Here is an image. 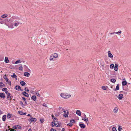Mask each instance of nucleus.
<instances>
[{
    "label": "nucleus",
    "mask_w": 131,
    "mask_h": 131,
    "mask_svg": "<svg viewBox=\"0 0 131 131\" xmlns=\"http://www.w3.org/2000/svg\"><path fill=\"white\" fill-rule=\"evenodd\" d=\"M21 62V61L20 60H18L16 61L15 62V64H17L19 63H20Z\"/></svg>",
    "instance_id": "obj_35"
},
{
    "label": "nucleus",
    "mask_w": 131,
    "mask_h": 131,
    "mask_svg": "<svg viewBox=\"0 0 131 131\" xmlns=\"http://www.w3.org/2000/svg\"><path fill=\"white\" fill-rule=\"evenodd\" d=\"M2 91H5V93L6 94H7L8 93V91H7V89L6 88H3L2 89Z\"/></svg>",
    "instance_id": "obj_22"
},
{
    "label": "nucleus",
    "mask_w": 131,
    "mask_h": 131,
    "mask_svg": "<svg viewBox=\"0 0 131 131\" xmlns=\"http://www.w3.org/2000/svg\"><path fill=\"white\" fill-rule=\"evenodd\" d=\"M17 126H14L13 127V128L15 129H17Z\"/></svg>",
    "instance_id": "obj_54"
},
{
    "label": "nucleus",
    "mask_w": 131,
    "mask_h": 131,
    "mask_svg": "<svg viewBox=\"0 0 131 131\" xmlns=\"http://www.w3.org/2000/svg\"><path fill=\"white\" fill-rule=\"evenodd\" d=\"M17 129H20L21 128V127L19 125H17Z\"/></svg>",
    "instance_id": "obj_43"
},
{
    "label": "nucleus",
    "mask_w": 131,
    "mask_h": 131,
    "mask_svg": "<svg viewBox=\"0 0 131 131\" xmlns=\"http://www.w3.org/2000/svg\"><path fill=\"white\" fill-rule=\"evenodd\" d=\"M31 98L34 101H36V97L35 95L31 97Z\"/></svg>",
    "instance_id": "obj_21"
},
{
    "label": "nucleus",
    "mask_w": 131,
    "mask_h": 131,
    "mask_svg": "<svg viewBox=\"0 0 131 131\" xmlns=\"http://www.w3.org/2000/svg\"><path fill=\"white\" fill-rule=\"evenodd\" d=\"M20 104H21V105H24V106H25V105H26L25 104H23V103L22 102V101H20Z\"/></svg>",
    "instance_id": "obj_50"
},
{
    "label": "nucleus",
    "mask_w": 131,
    "mask_h": 131,
    "mask_svg": "<svg viewBox=\"0 0 131 131\" xmlns=\"http://www.w3.org/2000/svg\"><path fill=\"white\" fill-rule=\"evenodd\" d=\"M7 98H9V96H10V93H7Z\"/></svg>",
    "instance_id": "obj_39"
},
{
    "label": "nucleus",
    "mask_w": 131,
    "mask_h": 131,
    "mask_svg": "<svg viewBox=\"0 0 131 131\" xmlns=\"http://www.w3.org/2000/svg\"><path fill=\"white\" fill-rule=\"evenodd\" d=\"M26 97H28L29 96L28 94L26 92H23L22 93Z\"/></svg>",
    "instance_id": "obj_12"
},
{
    "label": "nucleus",
    "mask_w": 131,
    "mask_h": 131,
    "mask_svg": "<svg viewBox=\"0 0 131 131\" xmlns=\"http://www.w3.org/2000/svg\"><path fill=\"white\" fill-rule=\"evenodd\" d=\"M6 115H5L3 116L2 117V120L3 121H5L6 120Z\"/></svg>",
    "instance_id": "obj_29"
},
{
    "label": "nucleus",
    "mask_w": 131,
    "mask_h": 131,
    "mask_svg": "<svg viewBox=\"0 0 131 131\" xmlns=\"http://www.w3.org/2000/svg\"><path fill=\"white\" fill-rule=\"evenodd\" d=\"M74 122V119L71 120L70 121V123L67 124V125H68L69 126H71L72 125V123Z\"/></svg>",
    "instance_id": "obj_10"
},
{
    "label": "nucleus",
    "mask_w": 131,
    "mask_h": 131,
    "mask_svg": "<svg viewBox=\"0 0 131 131\" xmlns=\"http://www.w3.org/2000/svg\"><path fill=\"white\" fill-rule=\"evenodd\" d=\"M36 94L38 96H40V95L39 94V93L37 92V93H36Z\"/></svg>",
    "instance_id": "obj_53"
},
{
    "label": "nucleus",
    "mask_w": 131,
    "mask_h": 131,
    "mask_svg": "<svg viewBox=\"0 0 131 131\" xmlns=\"http://www.w3.org/2000/svg\"><path fill=\"white\" fill-rule=\"evenodd\" d=\"M11 114H10L8 113L7 115V118L8 119L10 118L11 117Z\"/></svg>",
    "instance_id": "obj_32"
},
{
    "label": "nucleus",
    "mask_w": 131,
    "mask_h": 131,
    "mask_svg": "<svg viewBox=\"0 0 131 131\" xmlns=\"http://www.w3.org/2000/svg\"><path fill=\"white\" fill-rule=\"evenodd\" d=\"M12 97H13V96H12L10 95L9 98L11 99V98H12Z\"/></svg>",
    "instance_id": "obj_60"
},
{
    "label": "nucleus",
    "mask_w": 131,
    "mask_h": 131,
    "mask_svg": "<svg viewBox=\"0 0 131 131\" xmlns=\"http://www.w3.org/2000/svg\"><path fill=\"white\" fill-rule=\"evenodd\" d=\"M0 97L4 99L5 97L4 94L2 93H0Z\"/></svg>",
    "instance_id": "obj_11"
},
{
    "label": "nucleus",
    "mask_w": 131,
    "mask_h": 131,
    "mask_svg": "<svg viewBox=\"0 0 131 131\" xmlns=\"http://www.w3.org/2000/svg\"><path fill=\"white\" fill-rule=\"evenodd\" d=\"M76 113L79 116H81V112L80 110H77L76 111Z\"/></svg>",
    "instance_id": "obj_17"
},
{
    "label": "nucleus",
    "mask_w": 131,
    "mask_h": 131,
    "mask_svg": "<svg viewBox=\"0 0 131 131\" xmlns=\"http://www.w3.org/2000/svg\"><path fill=\"white\" fill-rule=\"evenodd\" d=\"M43 106H45V107H47V104H45V103L43 104Z\"/></svg>",
    "instance_id": "obj_48"
},
{
    "label": "nucleus",
    "mask_w": 131,
    "mask_h": 131,
    "mask_svg": "<svg viewBox=\"0 0 131 131\" xmlns=\"http://www.w3.org/2000/svg\"><path fill=\"white\" fill-rule=\"evenodd\" d=\"M4 86V85L2 82H1L0 83V87H1V88L2 86Z\"/></svg>",
    "instance_id": "obj_36"
},
{
    "label": "nucleus",
    "mask_w": 131,
    "mask_h": 131,
    "mask_svg": "<svg viewBox=\"0 0 131 131\" xmlns=\"http://www.w3.org/2000/svg\"><path fill=\"white\" fill-rule=\"evenodd\" d=\"M119 89V84H117V86L116 87V88L114 90V91H116L117 90H118Z\"/></svg>",
    "instance_id": "obj_26"
},
{
    "label": "nucleus",
    "mask_w": 131,
    "mask_h": 131,
    "mask_svg": "<svg viewBox=\"0 0 131 131\" xmlns=\"http://www.w3.org/2000/svg\"><path fill=\"white\" fill-rule=\"evenodd\" d=\"M118 108L117 107H115L113 109V112L115 113H117L118 112Z\"/></svg>",
    "instance_id": "obj_16"
},
{
    "label": "nucleus",
    "mask_w": 131,
    "mask_h": 131,
    "mask_svg": "<svg viewBox=\"0 0 131 131\" xmlns=\"http://www.w3.org/2000/svg\"><path fill=\"white\" fill-rule=\"evenodd\" d=\"M123 97V94H120L119 95L118 98L119 100H121Z\"/></svg>",
    "instance_id": "obj_15"
},
{
    "label": "nucleus",
    "mask_w": 131,
    "mask_h": 131,
    "mask_svg": "<svg viewBox=\"0 0 131 131\" xmlns=\"http://www.w3.org/2000/svg\"><path fill=\"white\" fill-rule=\"evenodd\" d=\"M11 76L12 77L14 78H15V79L16 80H17V76L15 73H13V75H12Z\"/></svg>",
    "instance_id": "obj_24"
},
{
    "label": "nucleus",
    "mask_w": 131,
    "mask_h": 131,
    "mask_svg": "<svg viewBox=\"0 0 131 131\" xmlns=\"http://www.w3.org/2000/svg\"><path fill=\"white\" fill-rule=\"evenodd\" d=\"M8 15L7 14H3L2 15L1 17L3 18H5L7 17Z\"/></svg>",
    "instance_id": "obj_31"
},
{
    "label": "nucleus",
    "mask_w": 131,
    "mask_h": 131,
    "mask_svg": "<svg viewBox=\"0 0 131 131\" xmlns=\"http://www.w3.org/2000/svg\"><path fill=\"white\" fill-rule=\"evenodd\" d=\"M113 131H117L115 127H113L112 128Z\"/></svg>",
    "instance_id": "obj_41"
},
{
    "label": "nucleus",
    "mask_w": 131,
    "mask_h": 131,
    "mask_svg": "<svg viewBox=\"0 0 131 131\" xmlns=\"http://www.w3.org/2000/svg\"><path fill=\"white\" fill-rule=\"evenodd\" d=\"M115 32H113V33H110V35H112V34H115Z\"/></svg>",
    "instance_id": "obj_59"
},
{
    "label": "nucleus",
    "mask_w": 131,
    "mask_h": 131,
    "mask_svg": "<svg viewBox=\"0 0 131 131\" xmlns=\"http://www.w3.org/2000/svg\"><path fill=\"white\" fill-rule=\"evenodd\" d=\"M127 84V83L126 81H123L122 82V84L123 86H125Z\"/></svg>",
    "instance_id": "obj_23"
},
{
    "label": "nucleus",
    "mask_w": 131,
    "mask_h": 131,
    "mask_svg": "<svg viewBox=\"0 0 131 131\" xmlns=\"http://www.w3.org/2000/svg\"><path fill=\"white\" fill-rule=\"evenodd\" d=\"M40 121L42 123H43L44 121V119H40Z\"/></svg>",
    "instance_id": "obj_46"
},
{
    "label": "nucleus",
    "mask_w": 131,
    "mask_h": 131,
    "mask_svg": "<svg viewBox=\"0 0 131 131\" xmlns=\"http://www.w3.org/2000/svg\"><path fill=\"white\" fill-rule=\"evenodd\" d=\"M60 96L64 99H67L71 96V95L67 93L61 94Z\"/></svg>",
    "instance_id": "obj_3"
},
{
    "label": "nucleus",
    "mask_w": 131,
    "mask_h": 131,
    "mask_svg": "<svg viewBox=\"0 0 131 131\" xmlns=\"http://www.w3.org/2000/svg\"><path fill=\"white\" fill-rule=\"evenodd\" d=\"M11 18L13 19V20H20V18L18 16L16 15L12 16Z\"/></svg>",
    "instance_id": "obj_4"
},
{
    "label": "nucleus",
    "mask_w": 131,
    "mask_h": 131,
    "mask_svg": "<svg viewBox=\"0 0 131 131\" xmlns=\"http://www.w3.org/2000/svg\"><path fill=\"white\" fill-rule=\"evenodd\" d=\"M2 19L1 17H0V23L1 24H3L4 23V21H2Z\"/></svg>",
    "instance_id": "obj_38"
},
{
    "label": "nucleus",
    "mask_w": 131,
    "mask_h": 131,
    "mask_svg": "<svg viewBox=\"0 0 131 131\" xmlns=\"http://www.w3.org/2000/svg\"><path fill=\"white\" fill-rule=\"evenodd\" d=\"M58 55L56 53L51 54L49 60L51 61H54L58 57Z\"/></svg>",
    "instance_id": "obj_2"
},
{
    "label": "nucleus",
    "mask_w": 131,
    "mask_h": 131,
    "mask_svg": "<svg viewBox=\"0 0 131 131\" xmlns=\"http://www.w3.org/2000/svg\"><path fill=\"white\" fill-rule=\"evenodd\" d=\"M108 57L113 59V57L112 54L111 53V51H108Z\"/></svg>",
    "instance_id": "obj_6"
},
{
    "label": "nucleus",
    "mask_w": 131,
    "mask_h": 131,
    "mask_svg": "<svg viewBox=\"0 0 131 131\" xmlns=\"http://www.w3.org/2000/svg\"><path fill=\"white\" fill-rule=\"evenodd\" d=\"M84 117L85 118H87L85 114H84Z\"/></svg>",
    "instance_id": "obj_61"
},
{
    "label": "nucleus",
    "mask_w": 131,
    "mask_h": 131,
    "mask_svg": "<svg viewBox=\"0 0 131 131\" xmlns=\"http://www.w3.org/2000/svg\"><path fill=\"white\" fill-rule=\"evenodd\" d=\"M59 108L60 109H62V110H64L62 108V107H59Z\"/></svg>",
    "instance_id": "obj_57"
},
{
    "label": "nucleus",
    "mask_w": 131,
    "mask_h": 131,
    "mask_svg": "<svg viewBox=\"0 0 131 131\" xmlns=\"http://www.w3.org/2000/svg\"><path fill=\"white\" fill-rule=\"evenodd\" d=\"M18 113L21 115H25L26 114V113H23L21 111H18Z\"/></svg>",
    "instance_id": "obj_28"
},
{
    "label": "nucleus",
    "mask_w": 131,
    "mask_h": 131,
    "mask_svg": "<svg viewBox=\"0 0 131 131\" xmlns=\"http://www.w3.org/2000/svg\"><path fill=\"white\" fill-rule=\"evenodd\" d=\"M65 130V129L64 128H62L61 131H64Z\"/></svg>",
    "instance_id": "obj_58"
},
{
    "label": "nucleus",
    "mask_w": 131,
    "mask_h": 131,
    "mask_svg": "<svg viewBox=\"0 0 131 131\" xmlns=\"http://www.w3.org/2000/svg\"><path fill=\"white\" fill-rule=\"evenodd\" d=\"M24 90L28 92L29 91V90L27 88H25Z\"/></svg>",
    "instance_id": "obj_45"
},
{
    "label": "nucleus",
    "mask_w": 131,
    "mask_h": 131,
    "mask_svg": "<svg viewBox=\"0 0 131 131\" xmlns=\"http://www.w3.org/2000/svg\"><path fill=\"white\" fill-rule=\"evenodd\" d=\"M9 28H13V26L15 27H17L19 25L21 24V23L19 21H18L15 20L14 22L13 23V25L12 24L11 25H10L9 24L7 23L6 21L4 23Z\"/></svg>",
    "instance_id": "obj_1"
},
{
    "label": "nucleus",
    "mask_w": 131,
    "mask_h": 131,
    "mask_svg": "<svg viewBox=\"0 0 131 131\" xmlns=\"http://www.w3.org/2000/svg\"><path fill=\"white\" fill-rule=\"evenodd\" d=\"M9 61L8 60V58L6 57L5 58V62L6 63H7L9 62Z\"/></svg>",
    "instance_id": "obj_18"
},
{
    "label": "nucleus",
    "mask_w": 131,
    "mask_h": 131,
    "mask_svg": "<svg viewBox=\"0 0 131 131\" xmlns=\"http://www.w3.org/2000/svg\"><path fill=\"white\" fill-rule=\"evenodd\" d=\"M22 99L25 101V104H26L27 103V102L26 101V99L24 97H22Z\"/></svg>",
    "instance_id": "obj_37"
},
{
    "label": "nucleus",
    "mask_w": 131,
    "mask_h": 131,
    "mask_svg": "<svg viewBox=\"0 0 131 131\" xmlns=\"http://www.w3.org/2000/svg\"><path fill=\"white\" fill-rule=\"evenodd\" d=\"M20 65L22 66V64H20ZM19 70H21V71H22L23 70V67H22L21 66L19 68Z\"/></svg>",
    "instance_id": "obj_42"
},
{
    "label": "nucleus",
    "mask_w": 131,
    "mask_h": 131,
    "mask_svg": "<svg viewBox=\"0 0 131 131\" xmlns=\"http://www.w3.org/2000/svg\"><path fill=\"white\" fill-rule=\"evenodd\" d=\"M56 127H58L60 125V124L59 123H58V124H57L56 123V125H55Z\"/></svg>",
    "instance_id": "obj_52"
},
{
    "label": "nucleus",
    "mask_w": 131,
    "mask_h": 131,
    "mask_svg": "<svg viewBox=\"0 0 131 131\" xmlns=\"http://www.w3.org/2000/svg\"><path fill=\"white\" fill-rule=\"evenodd\" d=\"M24 66H25V68H27V66H26L25 65Z\"/></svg>",
    "instance_id": "obj_62"
},
{
    "label": "nucleus",
    "mask_w": 131,
    "mask_h": 131,
    "mask_svg": "<svg viewBox=\"0 0 131 131\" xmlns=\"http://www.w3.org/2000/svg\"><path fill=\"white\" fill-rule=\"evenodd\" d=\"M122 32L121 31H118V32H115V33L116 34H118V33H119V34H121Z\"/></svg>",
    "instance_id": "obj_49"
},
{
    "label": "nucleus",
    "mask_w": 131,
    "mask_h": 131,
    "mask_svg": "<svg viewBox=\"0 0 131 131\" xmlns=\"http://www.w3.org/2000/svg\"><path fill=\"white\" fill-rule=\"evenodd\" d=\"M28 131H31V130L30 129H29Z\"/></svg>",
    "instance_id": "obj_63"
},
{
    "label": "nucleus",
    "mask_w": 131,
    "mask_h": 131,
    "mask_svg": "<svg viewBox=\"0 0 131 131\" xmlns=\"http://www.w3.org/2000/svg\"><path fill=\"white\" fill-rule=\"evenodd\" d=\"M52 125V127H53V126H54L55 125H56V123H55L54 122H52L51 124Z\"/></svg>",
    "instance_id": "obj_40"
},
{
    "label": "nucleus",
    "mask_w": 131,
    "mask_h": 131,
    "mask_svg": "<svg viewBox=\"0 0 131 131\" xmlns=\"http://www.w3.org/2000/svg\"><path fill=\"white\" fill-rule=\"evenodd\" d=\"M122 127L121 126L119 125L118 126V130L119 131H121L122 130Z\"/></svg>",
    "instance_id": "obj_34"
},
{
    "label": "nucleus",
    "mask_w": 131,
    "mask_h": 131,
    "mask_svg": "<svg viewBox=\"0 0 131 131\" xmlns=\"http://www.w3.org/2000/svg\"><path fill=\"white\" fill-rule=\"evenodd\" d=\"M116 80H115L114 79H112L111 80V82H112V83H115L116 82Z\"/></svg>",
    "instance_id": "obj_30"
},
{
    "label": "nucleus",
    "mask_w": 131,
    "mask_h": 131,
    "mask_svg": "<svg viewBox=\"0 0 131 131\" xmlns=\"http://www.w3.org/2000/svg\"><path fill=\"white\" fill-rule=\"evenodd\" d=\"M9 130H10V131H14V129H13L11 128H9Z\"/></svg>",
    "instance_id": "obj_56"
},
{
    "label": "nucleus",
    "mask_w": 131,
    "mask_h": 131,
    "mask_svg": "<svg viewBox=\"0 0 131 131\" xmlns=\"http://www.w3.org/2000/svg\"><path fill=\"white\" fill-rule=\"evenodd\" d=\"M79 125L81 128H84L85 127V126L84 124H81V123H79Z\"/></svg>",
    "instance_id": "obj_8"
},
{
    "label": "nucleus",
    "mask_w": 131,
    "mask_h": 131,
    "mask_svg": "<svg viewBox=\"0 0 131 131\" xmlns=\"http://www.w3.org/2000/svg\"><path fill=\"white\" fill-rule=\"evenodd\" d=\"M16 89L17 90H21V88L20 86L18 85H16L15 86Z\"/></svg>",
    "instance_id": "obj_19"
},
{
    "label": "nucleus",
    "mask_w": 131,
    "mask_h": 131,
    "mask_svg": "<svg viewBox=\"0 0 131 131\" xmlns=\"http://www.w3.org/2000/svg\"><path fill=\"white\" fill-rule=\"evenodd\" d=\"M51 116L52 117V118L54 121L55 122L56 121H57L58 119L56 117H54L53 115H52Z\"/></svg>",
    "instance_id": "obj_14"
},
{
    "label": "nucleus",
    "mask_w": 131,
    "mask_h": 131,
    "mask_svg": "<svg viewBox=\"0 0 131 131\" xmlns=\"http://www.w3.org/2000/svg\"><path fill=\"white\" fill-rule=\"evenodd\" d=\"M118 64H115V65L114 67H118Z\"/></svg>",
    "instance_id": "obj_55"
},
{
    "label": "nucleus",
    "mask_w": 131,
    "mask_h": 131,
    "mask_svg": "<svg viewBox=\"0 0 131 131\" xmlns=\"http://www.w3.org/2000/svg\"><path fill=\"white\" fill-rule=\"evenodd\" d=\"M51 131H57V130L53 128H51L50 130Z\"/></svg>",
    "instance_id": "obj_51"
},
{
    "label": "nucleus",
    "mask_w": 131,
    "mask_h": 131,
    "mask_svg": "<svg viewBox=\"0 0 131 131\" xmlns=\"http://www.w3.org/2000/svg\"><path fill=\"white\" fill-rule=\"evenodd\" d=\"M20 83L22 86H24L26 84V83L24 81H23L20 82Z\"/></svg>",
    "instance_id": "obj_27"
},
{
    "label": "nucleus",
    "mask_w": 131,
    "mask_h": 131,
    "mask_svg": "<svg viewBox=\"0 0 131 131\" xmlns=\"http://www.w3.org/2000/svg\"><path fill=\"white\" fill-rule=\"evenodd\" d=\"M102 88L103 90H106V87H105V86H102Z\"/></svg>",
    "instance_id": "obj_44"
},
{
    "label": "nucleus",
    "mask_w": 131,
    "mask_h": 131,
    "mask_svg": "<svg viewBox=\"0 0 131 131\" xmlns=\"http://www.w3.org/2000/svg\"><path fill=\"white\" fill-rule=\"evenodd\" d=\"M114 70L115 71H117V70H118V67H114Z\"/></svg>",
    "instance_id": "obj_47"
},
{
    "label": "nucleus",
    "mask_w": 131,
    "mask_h": 131,
    "mask_svg": "<svg viewBox=\"0 0 131 131\" xmlns=\"http://www.w3.org/2000/svg\"><path fill=\"white\" fill-rule=\"evenodd\" d=\"M30 75L29 73L27 72H25L24 73V76L26 77H29Z\"/></svg>",
    "instance_id": "obj_13"
},
{
    "label": "nucleus",
    "mask_w": 131,
    "mask_h": 131,
    "mask_svg": "<svg viewBox=\"0 0 131 131\" xmlns=\"http://www.w3.org/2000/svg\"><path fill=\"white\" fill-rule=\"evenodd\" d=\"M66 111L64 110L63 112H64V113L63 114V116L65 117H68V115L69 114V112L67 110Z\"/></svg>",
    "instance_id": "obj_5"
},
{
    "label": "nucleus",
    "mask_w": 131,
    "mask_h": 131,
    "mask_svg": "<svg viewBox=\"0 0 131 131\" xmlns=\"http://www.w3.org/2000/svg\"><path fill=\"white\" fill-rule=\"evenodd\" d=\"M6 21V22L7 23L8 22H13V19L11 18H10L9 19V20H8V19H6L5 21H5Z\"/></svg>",
    "instance_id": "obj_7"
},
{
    "label": "nucleus",
    "mask_w": 131,
    "mask_h": 131,
    "mask_svg": "<svg viewBox=\"0 0 131 131\" xmlns=\"http://www.w3.org/2000/svg\"><path fill=\"white\" fill-rule=\"evenodd\" d=\"M30 120L31 122H35L36 121V119L35 118H34L31 117L30 118Z\"/></svg>",
    "instance_id": "obj_9"
},
{
    "label": "nucleus",
    "mask_w": 131,
    "mask_h": 131,
    "mask_svg": "<svg viewBox=\"0 0 131 131\" xmlns=\"http://www.w3.org/2000/svg\"><path fill=\"white\" fill-rule=\"evenodd\" d=\"M114 64H111L110 65V67L111 68L113 69L114 68Z\"/></svg>",
    "instance_id": "obj_33"
},
{
    "label": "nucleus",
    "mask_w": 131,
    "mask_h": 131,
    "mask_svg": "<svg viewBox=\"0 0 131 131\" xmlns=\"http://www.w3.org/2000/svg\"><path fill=\"white\" fill-rule=\"evenodd\" d=\"M3 78L4 79H5L6 82H8V78L6 77V75H5L3 76Z\"/></svg>",
    "instance_id": "obj_25"
},
{
    "label": "nucleus",
    "mask_w": 131,
    "mask_h": 131,
    "mask_svg": "<svg viewBox=\"0 0 131 131\" xmlns=\"http://www.w3.org/2000/svg\"><path fill=\"white\" fill-rule=\"evenodd\" d=\"M82 120H83L85 121L86 123H87V124H88V118H83L82 119Z\"/></svg>",
    "instance_id": "obj_20"
},
{
    "label": "nucleus",
    "mask_w": 131,
    "mask_h": 131,
    "mask_svg": "<svg viewBox=\"0 0 131 131\" xmlns=\"http://www.w3.org/2000/svg\"><path fill=\"white\" fill-rule=\"evenodd\" d=\"M9 130V129H6V130L5 131H8Z\"/></svg>",
    "instance_id": "obj_64"
}]
</instances>
